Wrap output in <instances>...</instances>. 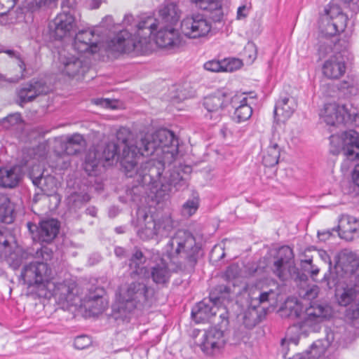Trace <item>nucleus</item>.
Segmentation results:
<instances>
[{
    "label": "nucleus",
    "mask_w": 359,
    "mask_h": 359,
    "mask_svg": "<svg viewBox=\"0 0 359 359\" xmlns=\"http://www.w3.org/2000/svg\"><path fill=\"white\" fill-rule=\"evenodd\" d=\"M191 168L184 165L173 167L164 172V164L161 161L150 158L142 163L137 168L135 166V172L132 176L137 184H134L126 191L127 200L135 203L138 209L142 205L147 197L159 203L169 198L171 194L183 190L187 187L186 179L181 175V172H190Z\"/></svg>",
    "instance_id": "obj_1"
},
{
    "label": "nucleus",
    "mask_w": 359,
    "mask_h": 359,
    "mask_svg": "<svg viewBox=\"0 0 359 359\" xmlns=\"http://www.w3.org/2000/svg\"><path fill=\"white\" fill-rule=\"evenodd\" d=\"M163 253L175 271L191 273L203 251L201 243L191 232L179 230L169 238Z\"/></svg>",
    "instance_id": "obj_2"
},
{
    "label": "nucleus",
    "mask_w": 359,
    "mask_h": 359,
    "mask_svg": "<svg viewBox=\"0 0 359 359\" xmlns=\"http://www.w3.org/2000/svg\"><path fill=\"white\" fill-rule=\"evenodd\" d=\"M141 156H148L156 153L162 156L156 161H161L165 168L166 162L174 160L178 154V140L174 133L168 129H160L153 134H145L140 139Z\"/></svg>",
    "instance_id": "obj_3"
},
{
    "label": "nucleus",
    "mask_w": 359,
    "mask_h": 359,
    "mask_svg": "<svg viewBox=\"0 0 359 359\" xmlns=\"http://www.w3.org/2000/svg\"><path fill=\"white\" fill-rule=\"evenodd\" d=\"M153 296L154 290L144 282L130 283L122 290L119 302L113 306L115 318L125 320L135 309L150 307Z\"/></svg>",
    "instance_id": "obj_4"
},
{
    "label": "nucleus",
    "mask_w": 359,
    "mask_h": 359,
    "mask_svg": "<svg viewBox=\"0 0 359 359\" xmlns=\"http://www.w3.org/2000/svg\"><path fill=\"white\" fill-rule=\"evenodd\" d=\"M11 238L12 236L10 231L5 227H0V253L7 258L8 262L14 269L19 268L23 261L31 257H41L44 261H48L52 257L53 251L47 247H41L35 250L34 248L23 249L16 246L11 252Z\"/></svg>",
    "instance_id": "obj_5"
},
{
    "label": "nucleus",
    "mask_w": 359,
    "mask_h": 359,
    "mask_svg": "<svg viewBox=\"0 0 359 359\" xmlns=\"http://www.w3.org/2000/svg\"><path fill=\"white\" fill-rule=\"evenodd\" d=\"M299 269L294 264V254L292 250L288 246L279 248L271 267L275 276L280 280L285 281L292 279L295 282H306L309 274V267Z\"/></svg>",
    "instance_id": "obj_6"
},
{
    "label": "nucleus",
    "mask_w": 359,
    "mask_h": 359,
    "mask_svg": "<svg viewBox=\"0 0 359 359\" xmlns=\"http://www.w3.org/2000/svg\"><path fill=\"white\" fill-rule=\"evenodd\" d=\"M326 12V15L320 18L319 25L318 53L320 57H324L331 52L336 34L344 31L348 20L343 13H339L333 19L330 18L327 10Z\"/></svg>",
    "instance_id": "obj_7"
},
{
    "label": "nucleus",
    "mask_w": 359,
    "mask_h": 359,
    "mask_svg": "<svg viewBox=\"0 0 359 359\" xmlns=\"http://www.w3.org/2000/svg\"><path fill=\"white\" fill-rule=\"evenodd\" d=\"M27 76L26 65L20 55L0 48V80L16 83Z\"/></svg>",
    "instance_id": "obj_8"
},
{
    "label": "nucleus",
    "mask_w": 359,
    "mask_h": 359,
    "mask_svg": "<svg viewBox=\"0 0 359 359\" xmlns=\"http://www.w3.org/2000/svg\"><path fill=\"white\" fill-rule=\"evenodd\" d=\"M130 132L126 128L120 129L116 134L117 143L122 144V153L120 158L121 169L126 176H132L134 173L135 166L137 165L138 159L141 156L139 141L135 142L130 140Z\"/></svg>",
    "instance_id": "obj_9"
},
{
    "label": "nucleus",
    "mask_w": 359,
    "mask_h": 359,
    "mask_svg": "<svg viewBox=\"0 0 359 359\" xmlns=\"http://www.w3.org/2000/svg\"><path fill=\"white\" fill-rule=\"evenodd\" d=\"M120 145L115 142H109L101 149L89 150L83 163V169L88 175H96L99 166L109 165L111 161L116 157L120 161L121 154H118Z\"/></svg>",
    "instance_id": "obj_10"
},
{
    "label": "nucleus",
    "mask_w": 359,
    "mask_h": 359,
    "mask_svg": "<svg viewBox=\"0 0 359 359\" xmlns=\"http://www.w3.org/2000/svg\"><path fill=\"white\" fill-rule=\"evenodd\" d=\"M320 116L323 121L330 126L349 124L357 126L359 125V116L357 112L349 111L344 104H326Z\"/></svg>",
    "instance_id": "obj_11"
},
{
    "label": "nucleus",
    "mask_w": 359,
    "mask_h": 359,
    "mask_svg": "<svg viewBox=\"0 0 359 359\" xmlns=\"http://www.w3.org/2000/svg\"><path fill=\"white\" fill-rule=\"evenodd\" d=\"M52 270L46 262H31L25 264L20 273V278L28 287L44 285L51 278Z\"/></svg>",
    "instance_id": "obj_12"
},
{
    "label": "nucleus",
    "mask_w": 359,
    "mask_h": 359,
    "mask_svg": "<svg viewBox=\"0 0 359 359\" xmlns=\"http://www.w3.org/2000/svg\"><path fill=\"white\" fill-rule=\"evenodd\" d=\"M211 29V24L202 14H194L181 22V31L187 37L197 39L205 36Z\"/></svg>",
    "instance_id": "obj_13"
},
{
    "label": "nucleus",
    "mask_w": 359,
    "mask_h": 359,
    "mask_svg": "<svg viewBox=\"0 0 359 359\" xmlns=\"http://www.w3.org/2000/svg\"><path fill=\"white\" fill-rule=\"evenodd\" d=\"M27 226L32 233L34 231H36V234L33 236L34 240L41 243H50L57 236L60 229V222L57 219L50 218L41 220L39 226L32 222H27Z\"/></svg>",
    "instance_id": "obj_14"
},
{
    "label": "nucleus",
    "mask_w": 359,
    "mask_h": 359,
    "mask_svg": "<svg viewBox=\"0 0 359 359\" xmlns=\"http://www.w3.org/2000/svg\"><path fill=\"white\" fill-rule=\"evenodd\" d=\"M225 343L224 330L215 326L204 332L198 344L204 353L212 355L219 352Z\"/></svg>",
    "instance_id": "obj_15"
},
{
    "label": "nucleus",
    "mask_w": 359,
    "mask_h": 359,
    "mask_svg": "<svg viewBox=\"0 0 359 359\" xmlns=\"http://www.w3.org/2000/svg\"><path fill=\"white\" fill-rule=\"evenodd\" d=\"M138 219L141 218L145 222L144 226L142 227L138 231V236L141 239L149 240L154 238V236L161 235L163 236L171 229V225L169 224H164L163 222L160 221L156 222L152 215H148L142 210L139 209L137 212ZM169 223V221H167Z\"/></svg>",
    "instance_id": "obj_16"
},
{
    "label": "nucleus",
    "mask_w": 359,
    "mask_h": 359,
    "mask_svg": "<svg viewBox=\"0 0 359 359\" xmlns=\"http://www.w3.org/2000/svg\"><path fill=\"white\" fill-rule=\"evenodd\" d=\"M49 29L56 39H62L74 34L76 22L74 13H60L49 23Z\"/></svg>",
    "instance_id": "obj_17"
},
{
    "label": "nucleus",
    "mask_w": 359,
    "mask_h": 359,
    "mask_svg": "<svg viewBox=\"0 0 359 359\" xmlns=\"http://www.w3.org/2000/svg\"><path fill=\"white\" fill-rule=\"evenodd\" d=\"M231 97L222 90L205 97L202 104L208 111L205 116L209 119H218L221 111L229 104Z\"/></svg>",
    "instance_id": "obj_18"
},
{
    "label": "nucleus",
    "mask_w": 359,
    "mask_h": 359,
    "mask_svg": "<svg viewBox=\"0 0 359 359\" xmlns=\"http://www.w3.org/2000/svg\"><path fill=\"white\" fill-rule=\"evenodd\" d=\"M98 42L93 29H81L75 34L73 48L80 53L94 54L99 50Z\"/></svg>",
    "instance_id": "obj_19"
},
{
    "label": "nucleus",
    "mask_w": 359,
    "mask_h": 359,
    "mask_svg": "<svg viewBox=\"0 0 359 359\" xmlns=\"http://www.w3.org/2000/svg\"><path fill=\"white\" fill-rule=\"evenodd\" d=\"M28 177L41 193L50 196L57 190V180L50 175H44L39 165L33 166L29 171Z\"/></svg>",
    "instance_id": "obj_20"
},
{
    "label": "nucleus",
    "mask_w": 359,
    "mask_h": 359,
    "mask_svg": "<svg viewBox=\"0 0 359 359\" xmlns=\"http://www.w3.org/2000/svg\"><path fill=\"white\" fill-rule=\"evenodd\" d=\"M48 87L42 80L32 79L23 84L18 90V103L21 107L34 101L38 96L48 93Z\"/></svg>",
    "instance_id": "obj_21"
},
{
    "label": "nucleus",
    "mask_w": 359,
    "mask_h": 359,
    "mask_svg": "<svg viewBox=\"0 0 359 359\" xmlns=\"http://www.w3.org/2000/svg\"><path fill=\"white\" fill-rule=\"evenodd\" d=\"M335 269H339L345 276L354 274L359 269V258L348 249L341 250L335 257Z\"/></svg>",
    "instance_id": "obj_22"
},
{
    "label": "nucleus",
    "mask_w": 359,
    "mask_h": 359,
    "mask_svg": "<svg viewBox=\"0 0 359 359\" xmlns=\"http://www.w3.org/2000/svg\"><path fill=\"white\" fill-rule=\"evenodd\" d=\"M248 97L243 93H236L231 97L229 104L234 109L231 116L233 121L240 123L248 121L252 114V109L248 104Z\"/></svg>",
    "instance_id": "obj_23"
},
{
    "label": "nucleus",
    "mask_w": 359,
    "mask_h": 359,
    "mask_svg": "<svg viewBox=\"0 0 359 359\" xmlns=\"http://www.w3.org/2000/svg\"><path fill=\"white\" fill-rule=\"evenodd\" d=\"M104 294V290L102 287H95L94 290L90 289L88 293L81 299V306L93 315L102 313L107 304L103 299Z\"/></svg>",
    "instance_id": "obj_24"
},
{
    "label": "nucleus",
    "mask_w": 359,
    "mask_h": 359,
    "mask_svg": "<svg viewBox=\"0 0 359 359\" xmlns=\"http://www.w3.org/2000/svg\"><path fill=\"white\" fill-rule=\"evenodd\" d=\"M59 60L62 66V72L69 77L83 75L89 69L88 65L79 57L60 53Z\"/></svg>",
    "instance_id": "obj_25"
},
{
    "label": "nucleus",
    "mask_w": 359,
    "mask_h": 359,
    "mask_svg": "<svg viewBox=\"0 0 359 359\" xmlns=\"http://www.w3.org/2000/svg\"><path fill=\"white\" fill-rule=\"evenodd\" d=\"M304 315V325L311 327L328 318L331 315V311L329 306L313 302L305 309Z\"/></svg>",
    "instance_id": "obj_26"
},
{
    "label": "nucleus",
    "mask_w": 359,
    "mask_h": 359,
    "mask_svg": "<svg viewBox=\"0 0 359 359\" xmlns=\"http://www.w3.org/2000/svg\"><path fill=\"white\" fill-rule=\"evenodd\" d=\"M343 154L351 161L359 158V133L354 130H349L341 134Z\"/></svg>",
    "instance_id": "obj_27"
},
{
    "label": "nucleus",
    "mask_w": 359,
    "mask_h": 359,
    "mask_svg": "<svg viewBox=\"0 0 359 359\" xmlns=\"http://www.w3.org/2000/svg\"><path fill=\"white\" fill-rule=\"evenodd\" d=\"M344 55H333L323 64V74L331 79H337L346 72Z\"/></svg>",
    "instance_id": "obj_28"
},
{
    "label": "nucleus",
    "mask_w": 359,
    "mask_h": 359,
    "mask_svg": "<svg viewBox=\"0 0 359 359\" xmlns=\"http://www.w3.org/2000/svg\"><path fill=\"white\" fill-rule=\"evenodd\" d=\"M218 310V306L208 298H205L192 309L191 316L197 323H205L215 316Z\"/></svg>",
    "instance_id": "obj_29"
},
{
    "label": "nucleus",
    "mask_w": 359,
    "mask_h": 359,
    "mask_svg": "<svg viewBox=\"0 0 359 359\" xmlns=\"http://www.w3.org/2000/svg\"><path fill=\"white\" fill-rule=\"evenodd\" d=\"M156 43L162 48H169L180 43L178 31L174 26L161 25L155 36Z\"/></svg>",
    "instance_id": "obj_30"
},
{
    "label": "nucleus",
    "mask_w": 359,
    "mask_h": 359,
    "mask_svg": "<svg viewBox=\"0 0 359 359\" xmlns=\"http://www.w3.org/2000/svg\"><path fill=\"white\" fill-rule=\"evenodd\" d=\"M296 103L292 97H284L280 99L275 105L274 117L278 121H285L293 114Z\"/></svg>",
    "instance_id": "obj_31"
},
{
    "label": "nucleus",
    "mask_w": 359,
    "mask_h": 359,
    "mask_svg": "<svg viewBox=\"0 0 359 359\" xmlns=\"http://www.w3.org/2000/svg\"><path fill=\"white\" fill-rule=\"evenodd\" d=\"M161 25L175 26L180 18V11L174 2H166L159 10Z\"/></svg>",
    "instance_id": "obj_32"
},
{
    "label": "nucleus",
    "mask_w": 359,
    "mask_h": 359,
    "mask_svg": "<svg viewBox=\"0 0 359 359\" xmlns=\"http://www.w3.org/2000/svg\"><path fill=\"white\" fill-rule=\"evenodd\" d=\"M109 46L118 52H126L135 48L132 34L126 29L120 31L111 41Z\"/></svg>",
    "instance_id": "obj_33"
},
{
    "label": "nucleus",
    "mask_w": 359,
    "mask_h": 359,
    "mask_svg": "<svg viewBox=\"0 0 359 359\" xmlns=\"http://www.w3.org/2000/svg\"><path fill=\"white\" fill-rule=\"evenodd\" d=\"M21 180L20 168L13 166L11 168H0V186L4 188L16 187Z\"/></svg>",
    "instance_id": "obj_34"
},
{
    "label": "nucleus",
    "mask_w": 359,
    "mask_h": 359,
    "mask_svg": "<svg viewBox=\"0 0 359 359\" xmlns=\"http://www.w3.org/2000/svg\"><path fill=\"white\" fill-rule=\"evenodd\" d=\"M358 224L355 217L349 215H342L339 220V236L346 241L353 239V233L357 231Z\"/></svg>",
    "instance_id": "obj_35"
},
{
    "label": "nucleus",
    "mask_w": 359,
    "mask_h": 359,
    "mask_svg": "<svg viewBox=\"0 0 359 359\" xmlns=\"http://www.w3.org/2000/svg\"><path fill=\"white\" fill-rule=\"evenodd\" d=\"M208 299L219 309L231 301V288L224 285L215 286L210 292Z\"/></svg>",
    "instance_id": "obj_36"
},
{
    "label": "nucleus",
    "mask_w": 359,
    "mask_h": 359,
    "mask_svg": "<svg viewBox=\"0 0 359 359\" xmlns=\"http://www.w3.org/2000/svg\"><path fill=\"white\" fill-rule=\"evenodd\" d=\"M151 278L157 285H165L169 282L170 271L165 262L155 264L151 268Z\"/></svg>",
    "instance_id": "obj_37"
},
{
    "label": "nucleus",
    "mask_w": 359,
    "mask_h": 359,
    "mask_svg": "<svg viewBox=\"0 0 359 359\" xmlns=\"http://www.w3.org/2000/svg\"><path fill=\"white\" fill-rule=\"evenodd\" d=\"M146 262V257L142 252L137 249L128 259V266L130 270V276L135 277L144 273L146 270L144 264Z\"/></svg>",
    "instance_id": "obj_38"
},
{
    "label": "nucleus",
    "mask_w": 359,
    "mask_h": 359,
    "mask_svg": "<svg viewBox=\"0 0 359 359\" xmlns=\"http://www.w3.org/2000/svg\"><path fill=\"white\" fill-rule=\"evenodd\" d=\"M160 23L154 17L149 16L142 19L137 25V34L140 38L146 39L149 38L157 29Z\"/></svg>",
    "instance_id": "obj_39"
},
{
    "label": "nucleus",
    "mask_w": 359,
    "mask_h": 359,
    "mask_svg": "<svg viewBox=\"0 0 359 359\" xmlns=\"http://www.w3.org/2000/svg\"><path fill=\"white\" fill-rule=\"evenodd\" d=\"M280 154V148L277 143L271 142L264 153L262 163L266 167H273L278 164Z\"/></svg>",
    "instance_id": "obj_40"
},
{
    "label": "nucleus",
    "mask_w": 359,
    "mask_h": 359,
    "mask_svg": "<svg viewBox=\"0 0 359 359\" xmlns=\"http://www.w3.org/2000/svg\"><path fill=\"white\" fill-rule=\"evenodd\" d=\"M15 217V205L8 198L0 203V222L7 224L13 222Z\"/></svg>",
    "instance_id": "obj_41"
},
{
    "label": "nucleus",
    "mask_w": 359,
    "mask_h": 359,
    "mask_svg": "<svg viewBox=\"0 0 359 359\" xmlns=\"http://www.w3.org/2000/svg\"><path fill=\"white\" fill-rule=\"evenodd\" d=\"M258 309L250 303L243 317V324L247 328L252 329L261 321V315Z\"/></svg>",
    "instance_id": "obj_42"
},
{
    "label": "nucleus",
    "mask_w": 359,
    "mask_h": 359,
    "mask_svg": "<svg viewBox=\"0 0 359 359\" xmlns=\"http://www.w3.org/2000/svg\"><path fill=\"white\" fill-rule=\"evenodd\" d=\"M344 276L345 275L339 269H334V271L331 266L328 267V271L325 273L322 281L326 284L328 289H332L339 283L341 278Z\"/></svg>",
    "instance_id": "obj_43"
},
{
    "label": "nucleus",
    "mask_w": 359,
    "mask_h": 359,
    "mask_svg": "<svg viewBox=\"0 0 359 359\" xmlns=\"http://www.w3.org/2000/svg\"><path fill=\"white\" fill-rule=\"evenodd\" d=\"M203 67L205 70L212 72H232L233 70L231 65L230 63L226 64V61L210 60L206 62Z\"/></svg>",
    "instance_id": "obj_44"
},
{
    "label": "nucleus",
    "mask_w": 359,
    "mask_h": 359,
    "mask_svg": "<svg viewBox=\"0 0 359 359\" xmlns=\"http://www.w3.org/2000/svg\"><path fill=\"white\" fill-rule=\"evenodd\" d=\"M274 292L272 290L267 292H259V294L257 297H251V305L254 307L260 309L262 304L269 303L271 299H274ZM261 310H264V308H261Z\"/></svg>",
    "instance_id": "obj_45"
},
{
    "label": "nucleus",
    "mask_w": 359,
    "mask_h": 359,
    "mask_svg": "<svg viewBox=\"0 0 359 359\" xmlns=\"http://www.w3.org/2000/svg\"><path fill=\"white\" fill-rule=\"evenodd\" d=\"M285 311L289 318H298L303 313V306L298 301H287L285 303Z\"/></svg>",
    "instance_id": "obj_46"
},
{
    "label": "nucleus",
    "mask_w": 359,
    "mask_h": 359,
    "mask_svg": "<svg viewBox=\"0 0 359 359\" xmlns=\"http://www.w3.org/2000/svg\"><path fill=\"white\" fill-rule=\"evenodd\" d=\"M199 207V199L194 197L188 199L182 206L181 213L184 217H189L196 213Z\"/></svg>",
    "instance_id": "obj_47"
},
{
    "label": "nucleus",
    "mask_w": 359,
    "mask_h": 359,
    "mask_svg": "<svg viewBox=\"0 0 359 359\" xmlns=\"http://www.w3.org/2000/svg\"><path fill=\"white\" fill-rule=\"evenodd\" d=\"M348 48H349V42L346 39H340L337 41L335 39H334V41L332 43V49L331 51H334V55H344V57L348 59Z\"/></svg>",
    "instance_id": "obj_48"
},
{
    "label": "nucleus",
    "mask_w": 359,
    "mask_h": 359,
    "mask_svg": "<svg viewBox=\"0 0 359 359\" xmlns=\"http://www.w3.org/2000/svg\"><path fill=\"white\" fill-rule=\"evenodd\" d=\"M191 1L203 10L212 11L222 8V0H191Z\"/></svg>",
    "instance_id": "obj_49"
},
{
    "label": "nucleus",
    "mask_w": 359,
    "mask_h": 359,
    "mask_svg": "<svg viewBox=\"0 0 359 359\" xmlns=\"http://www.w3.org/2000/svg\"><path fill=\"white\" fill-rule=\"evenodd\" d=\"M358 81L353 78L348 76L346 79L339 83V88L341 90H346L351 95H355L358 91Z\"/></svg>",
    "instance_id": "obj_50"
},
{
    "label": "nucleus",
    "mask_w": 359,
    "mask_h": 359,
    "mask_svg": "<svg viewBox=\"0 0 359 359\" xmlns=\"http://www.w3.org/2000/svg\"><path fill=\"white\" fill-rule=\"evenodd\" d=\"M355 295V290L352 288L345 290L338 299L339 304L341 306H346L353 301Z\"/></svg>",
    "instance_id": "obj_51"
},
{
    "label": "nucleus",
    "mask_w": 359,
    "mask_h": 359,
    "mask_svg": "<svg viewBox=\"0 0 359 359\" xmlns=\"http://www.w3.org/2000/svg\"><path fill=\"white\" fill-rule=\"evenodd\" d=\"M92 343L90 337L87 335H81L75 338L74 346L76 349L83 350L88 348Z\"/></svg>",
    "instance_id": "obj_52"
},
{
    "label": "nucleus",
    "mask_w": 359,
    "mask_h": 359,
    "mask_svg": "<svg viewBox=\"0 0 359 359\" xmlns=\"http://www.w3.org/2000/svg\"><path fill=\"white\" fill-rule=\"evenodd\" d=\"M53 0H31L27 4V8L31 12H35L41 8L48 5Z\"/></svg>",
    "instance_id": "obj_53"
},
{
    "label": "nucleus",
    "mask_w": 359,
    "mask_h": 359,
    "mask_svg": "<svg viewBox=\"0 0 359 359\" xmlns=\"http://www.w3.org/2000/svg\"><path fill=\"white\" fill-rule=\"evenodd\" d=\"M309 267V274L311 276V278H314L316 276H317L320 271V269L313 265L312 263V259H308L305 260L301 261V267L302 269H305V267Z\"/></svg>",
    "instance_id": "obj_54"
},
{
    "label": "nucleus",
    "mask_w": 359,
    "mask_h": 359,
    "mask_svg": "<svg viewBox=\"0 0 359 359\" xmlns=\"http://www.w3.org/2000/svg\"><path fill=\"white\" fill-rule=\"evenodd\" d=\"M65 142H68V145L72 144L81 149L84 140L82 135L75 133L68 137Z\"/></svg>",
    "instance_id": "obj_55"
},
{
    "label": "nucleus",
    "mask_w": 359,
    "mask_h": 359,
    "mask_svg": "<svg viewBox=\"0 0 359 359\" xmlns=\"http://www.w3.org/2000/svg\"><path fill=\"white\" fill-rule=\"evenodd\" d=\"M239 274L240 269L236 264L230 265L225 271V276L229 280L236 278Z\"/></svg>",
    "instance_id": "obj_56"
},
{
    "label": "nucleus",
    "mask_w": 359,
    "mask_h": 359,
    "mask_svg": "<svg viewBox=\"0 0 359 359\" xmlns=\"http://www.w3.org/2000/svg\"><path fill=\"white\" fill-rule=\"evenodd\" d=\"M76 4V0H62L61 3L62 11L61 13H65L66 11L69 13H73Z\"/></svg>",
    "instance_id": "obj_57"
},
{
    "label": "nucleus",
    "mask_w": 359,
    "mask_h": 359,
    "mask_svg": "<svg viewBox=\"0 0 359 359\" xmlns=\"http://www.w3.org/2000/svg\"><path fill=\"white\" fill-rule=\"evenodd\" d=\"M61 147L64 154L71 156L75 155L80 152L81 149L79 148L74 147V145L70 144L68 145V142H63L61 144Z\"/></svg>",
    "instance_id": "obj_58"
},
{
    "label": "nucleus",
    "mask_w": 359,
    "mask_h": 359,
    "mask_svg": "<svg viewBox=\"0 0 359 359\" xmlns=\"http://www.w3.org/2000/svg\"><path fill=\"white\" fill-rule=\"evenodd\" d=\"M244 55L248 57V62H252L257 57V51L253 45H248L245 48Z\"/></svg>",
    "instance_id": "obj_59"
},
{
    "label": "nucleus",
    "mask_w": 359,
    "mask_h": 359,
    "mask_svg": "<svg viewBox=\"0 0 359 359\" xmlns=\"http://www.w3.org/2000/svg\"><path fill=\"white\" fill-rule=\"evenodd\" d=\"M55 287V294H57V292H60V295L63 298H67V296L72 292L70 287L65 283H60Z\"/></svg>",
    "instance_id": "obj_60"
},
{
    "label": "nucleus",
    "mask_w": 359,
    "mask_h": 359,
    "mask_svg": "<svg viewBox=\"0 0 359 359\" xmlns=\"http://www.w3.org/2000/svg\"><path fill=\"white\" fill-rule=\"evenodd\" d=\"M219 318L222 319L221 323L217 325L223 330L226 329L229 325V313L226 311V309H222V312L219 314Z\"/></svg>",
    "instance_id": "obj_61"
},
{
    "label": "nucleus",
    "mask_w": 359,
    "mask_h": 359,
    "mask_svg": "<svg viewBox=\"0 0 359 359\" xmlns=\"http://www.w3.org/2000/svg\"><path fill=\"white\" fill-rule=\"evenodd\" d=\"M6 121L11 125H15L18 124L21 121V116L20 114L16 113L14 114H11L8 116L6 118Z\"/></svg>",
    "instance_id": "obj_62"
},
{
    "label": "nucleus",
    "mask_w": 359,
    "mask_h": 359,
    "mask_svg": "<svg viewBox=\"0 0 359 359\" xmlns=\"http://www.w3.org/2000/svg\"><path fill=\"white\" fill-rule=\"evenodd\" d=\"M318 255L325 263L328 264V267L332 266V262H331L330 257L325 250H319Z\"/></svg>",
    "instance_id": "obj_63"
},
{
    "label": "nucleus",
    "mask_w": 359,
    "mask_h": 359,
    "mask_svg": "<svg viewBox=\"0 0 359 359\" xmlns=\"http://www.w3.org/2000/svg\"><path fill=\"white\" fill-rule=\"evenodd\" d=\"M353 180L354 183L359 187V163L355 165L353 172Z\"/></svg>",
    "instance_id": "obj_64"
}]
</instances>
